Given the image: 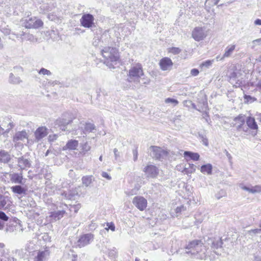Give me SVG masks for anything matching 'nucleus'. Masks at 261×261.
<instances>
[{"label":"nucleus","mask_w":261,"mask_h":261,"mask_svg":"<svg viewBox=\"0 0 261 261\" xmlns=\"http://www.w3.org/2000/svg\"><path fill=\"white\" fill-rule=\"evenodd\" d=\"M186 253L191 254L194 258L205 259L207 255V249L205 243L200 240H194L186 246Z\"/></svg>","instance_id":"nucleus-1"},{"label":"nucleus","mask_w":261,"mask_h":261,"mask_svg":"<svg viewBox=\"0 0 261 261\" xmlns=\"http://www.w3.org/2000/svg\"><path fill=\"white\" fill-rule=\"evenodd\" d=\"M101 53L105 59L104 63L110 68H114L119 59L118 50L115 47H105Z\"/></svg>","instance_id":"nucleus-2"},{"label":"nucleus","mask_w":261,"mask_h":261,"mask_svg":"<svg viewBox=\"0 0 261 261\" xmlns=\"http://www.w3.org/2000/svg\"><path fill=\"white\" fill-rule=\"evenodd\" d=\"M144 76L142 66L140 63L132 65L128 72V80L129 82L136 84L140 83V79Z\"/></svg>","instance_id":"nucleus-3"},{"label":"nucleus","mask_w":261,"mask_h":261,"mask_svg":"<svg viewBox=\"0 0 261 261\" xmlns=\"http://www.w3.org/2000/svg\"><path fill=\"white\" fill-rule=\"evenodd\" d=\"M149 149L151 151V156L155 160H160L165 159L169 154L166 149L156 146H151Z\"/></svg>","instance_id":"nucleus-4"},{"label":"nucleus","mask_w":261,"mask_h":261,"mask_svg":"<svg viewBox=\"0 0 261 261\" xmlns=\"http://www.w3.org/2000/svg\"><path fill=\"white\" fill-rule=\"evenodd\" d=\"M74 117L69 113L64 114L62 118L58 119L56 121V124L60 127L63 131L67 130L66 126L72 122Z\"/></svg>","instance_id":"nucleus-5"},{"label":"nucleus","mask_w":261,"mask_h":261,"mask_svg":"<svg viewBox=\"0 0 261 261\" xmlns=\"http://www.w3.org/2000/svg\"><path fill=\"white\" fill-rule=\"evenodd\" d=\"M39 9L42 13H46L52 10L56 7V3L54 0H38Z\"/></svg>","instance_id":"nucleus-6"},{"label":"nucleus","mask_w":261,"mask_h":261,"mask_svg":"<svg viewBox=\"0 0 261 261\" xmlns=\"http://www.w3.org/2000/svg\"><path fill=\"white\" fill-rule=\"evenodd\" d=\"M94 239V235L91 233L83 234L79 238L76 243V246L82 248L90 244Z\"/></svg>","instance_id":"nucleus-7"},{"label":"nucleus","mask_w":261,"mask_h":261,"mask_svg":"<svg viewBox=\"0 0 261 261\" xmlns=\"http://www.w3.org/2000/svg\"><path fill=\"white\" fill-rule=\"evenodd\" d=\"M147 178H154L159 173V168L154 165L148 164L143 170Z\"/></svg>","instance_id":"nucleus-8"},{"label":"nucleus","mask_w":261,"mask_h":261,"mask_svg":"<svg viewBox=\"0 0 261 261\" xmlns=\"http://www.w3.org/2000/svg\"><path fill=\"white\" fill-rule=\"evenodd\" d=\"M43 22L41 20L37 19L35 17L29 18L25 20L23 22L24 26L26 28H38L43 25Z\"/></svg>","instance_id":"nucleus-9"},{"label":"nucleus","mask_w":261,"mask_h":261,"mask_svg":"<svg viewBox=\"0 0 261 261\" xmlns=\"http://www.w3.org/2000/svg\"><path fill=\"white\" fill-rule=\"evenodd\" d=\"M133 203L140 211H142L146 208L147 202L143 197L138 196L134 198Z\"/></svg>","instance_id":"nucleus-10"},{"label":"nucleus","mask_w":261,"mask_h":261,"mask_svg":"<svg viewBox=\"0 0 261 261\" xmlns=\"http://www.w3.org/2000/svg\"><path fill=\"white\" fill-rule=\"evenodd\" d=\"M94 17L90 14H84L80 19V22L82 26L89 28L94 24Z\"/></svg>","instance_id":"nucleus-11"},{"label":"nucleus","mask_w":261,"mask_h":261,"mask_svg":"<svg viewBox=\"0 0 261 261\" xmlns=\"http://www.w3.org/2000/svg\"><path fill=\"white\" fill-rule=\"evenodd\" d=\"M192 35L195 40L199 41L205 38L207 34L204 29L201 27H196L193 31Z\"/></svg>","instance_id":"nucleus-12"},{"label":"nucleus","mask_w":261,"mask_h":261,"mask_svg":"<svg viewBox=\"0 0 261 261\" xmlns=\"http://www.w3.org/2000/svg\"><path fill=\"white\" fill-rule=\"evenodd\" d=\"M206 248L208 249V246H210L212 249H216L221 247L223 244L220 239L217 238H208L205 242Z\"/></svg>","instance_id":"nucleus-13"},{"label":"nucleus","mask_w":261,"mask_h":261,"mask_svg":"<svg viewBox=\"0 0 261 261\" xmlns=\"http://www.w3.org/2000/svg\"><path fill=\"white\" fill-rule=\"evenodd\" d=\"M18 167L21 170H25L31 166V162L30 159L26 158L25 155L22 156L17 159Z\"/></svg>","instance_id":"nucleus-14"},{"label":"nucleus","mask_w":261,"mask_h":261,"mask_svg":"<svg viewBox=\"0 0 261 261\" xmlns=\"http://www.w3.org/2000/svg\"><path fill=\"white\" fill-rule=\"evenodd\" d=\"M48 134L47 129L45 127L41 126L38 127L35 132V138L37 142L41 140Z\"/></svg>","instance_id":"nucleus-15"},{"label":"nucleus","mask_w":261,"mask_h":261,"mask_svg":"<svg viewBox=\"0 0 261 261\" xmlns=\"http://www.w3.org/2000/svg\"><path fill=\"white\" fill-rule=\"evenodd\" d=\"M28 133L25 130L18 131L15 133L13 137L14 142H18L19 141H24L25 139H28Z\"/></svg>","instance_id":"nucleus-16"},{"label":"nucleus","mask_w":261,"mask_h":261,"mask_svg":"<svg viewBox=\"0 0 261 261\" xmlns=\"http://www.w3.org/2000/svg\"><path fill=\"white\" fill-rule=\"evenodd\" d=\"M159 64L161 69L165 71L171 68L173 62L170 58L165 57L160 60Z\"/></svg>","instance_id":"nucleus-17"},{"label":"nucleus","mask_w":261,"mask_h":261,"mask_svg":"<svg viewBox=\"0 0 261 261\" xmlns=\"http://www.w3.org/2000/svg\"><path fill=\"white\" fill-rule=\"evenodd\" d=\"M240 187L243 190L246 191L251 194L261 193V185H258L251 187H248L246 186L241 184Z\"/></svg>","instance_id":"nucleus-18"},{"label":"nucleus","mask_w":261,"mask_h":261,"mask_svg":"<svg viewBox=\"0 0 261 261\" xmlns=\"http://www.w3.org/2000/svg\"><path fill=\"white\" fill-rule=\"evenodd\" d=\"M11 203L10 197L0 194V208H8Z\"/></svg>","instance_id":"nucleus-19"},{"label":"nucleus","mask_w":261,"mask_h":261,"mask_svg":"<svg viewBox=\"0 0 261 261\" xmlns=\"http://www.w3.org/2000/svg\"><path fill=\"white\" fill-rule=\"evenodd\" d=\"M10 180L12 182L18 184H23L25 180H23L22 173H13L10 175Z\"/></svg>","instance_id":"nucleus-20"},{"label":"nucleus","mask_w":261,"mask_h":261,"mask_svg":"<svg viewBox=\"0 0 261 261\" xmlns=\"http://www.w3.org/2000/svg\"><path fill=\"white\" fill-rule=\"evenodd\" d=\"M11 189L12 191L15 194L23 196L27 195L28 189L26 186L23 187L21 185H16L12 187Z\"/></svg>","instance_id":"nucleus-21"},{"label":"nucleus","mask_w":261,"mask_h":261,"mask_svg":"<svg viewBox=\"0 0 261 261\" xmlns=\"http://www.w3.org/2000/svg\"><path fill=\"white\" fill-rule=\"evenodd\" d=\"M11 160L10 154L5 150H0V163L4 164L8 163Z\"/></svg>","instance_id":"nucleus-22"},{"label":"nucleus","mask_w":261,"mask_h":261,"mask_svg":"<svg viewBox=\"0 0 261 261\" xmlns=\"http://www.w3.org/2000/svg\"><path fill=\"white\" fill-rule=\"evenodd\" d=\"M236 48V45L231 44L228 45L225 49V52L222 57L220 59L223 60L224 58H228L231 56Z\"/></svg>","instance_id":"nucleus-23"},{"label":"nucleus","mask_w":261,"mask_h":261,"mask_svg":"<svg viewBox=\"0 0 261 261\" xmlns=\"http://www.w3.org/2000/svg\"><path fill=\"white\" fill-rule=\"evenodd\" d=\"M79 145V142L75 140H70L68 141L65 146L63 147V149H67L70 150H75L76 149Z\"/></svg>","instance_id":"nucleus-24"},{"label":"nucleus","mask_w":261,"mask_h":261,"mask_svg":"<svg viewBox=\"0 0 261 261\" xmlns=\"http://www.w3.org/2000/svg\"><path fill=\"white\" fill-rule=\"evenodd\" d=\"M49 254L48 250L39 251L35 258V261H45Z\"/></svg>","instance_id":"nucleus-25"},{"label":"nucleus","mask_w":261,"mask_h":261,"mask_svg":"<svg viewBox=\"0 0 261 261\" xmlns=\"http://www.w3.org/2000/svg\"><path fill=\"white\" fill-rule=\"evenodd\" d=\"M246 123L248 126L251 129L257 130L258 129V125L255 120L254 118L252 117H248L246 120Z\"/></svg>","instance_id":"nucleus-26"},{"label":"nucleus","mask_w":261,"mask_h":261,"mask_svg":"<svg viewBox=\"0 0 261 261\" xmlns=\"http://www.w3.org/2000/svg\"><path fill=\"white\" fill-rule=\"evenodd\" d=\"M213 166L211 164L202 165L200 168V171L203 174L211 175L212 174Z\"/></svg>","instance_id":"nucleus-27"},{"label":"nucleus","mask_w":261,"mask_h":261,"mask_svg":"<svg viewBox=\"0 0 261 261\" xmlns=\"http://www.w3.org/2000/svg\"><path fill=\"white\" fill-rule=\"evenodd\" d=\"M184 155L186 157H189L193 161H198L199 159L200 155L198 153L192 152L189 151H186L184 152Z\"/></svg>","instance_id":"nucleus-28"},{"label":"nucleus","mask_w":261,"mask_h":261,"mask_svg":"<svg viewBox=\"0 0 261 261\" xmlns=\"http://www.w3.org/2000/svg\"><path fill=\"white\" fill-rule=\"evenodd\" d=\"M93 177L92 175H87L83 176L82 178L83 184L86 187H88L92 182Z\"/></svg>","instance_id":"nucleus-29"},{"label":"nucleus","mask_w":261,"mask_h":261,"mask_svg":"<svg viewBox=\"0 0 261 261\" xmlns=\"http://www.w3.org/2000/svg\"><path fill=\"white\" fill-rule=\"evenodd\" d=\"M65 214V211L64 210L58 211L57 212L52 213L51 216L56 221L61 219Z\"/></svg>","instance_id":"nucleus-30"},{"label":"nucleus","mask_w":261,"mask_h":261,"mask_svg":"<svg viewBox=\"0 0 261 261\" xmlns=\"http://www.w3.org/2000/svg\"><path fill=\"white\" fill-rule=\"evenodd\" d=\"M196 166L193 164H189V167H185L182 170H181V172L183 173H185L186 174H191L195 171Z\"/></svg>","instance_id":"nucleus-31"},{"label":"nucleus","mask_w":261,"mask_h":261,"mask_svg":"<svg viewBox=\"0 0 261 261\" xmlns=\"http://www.w3.org/2000/svg\"><path fill=\"white\" fill-rule=\"evenodd\" d=\"M96 129V127L93 123L90 122L86 123L84 127V133H90Z\"/></svg>","instance_id":"nucleus-32"},{"label":"nucleus","mask_w":261,"mask_h":261,"mask_svg":"<svg viewBox=\"0 0 261 261\" xmlns=\"http://www.w3.org/2000/svg\"><path fill=\"white\" fill-rule=\"evenodd\" d=\"M9 81L10 83L13 84H19L21 82L20 77L15 76L12 73L10 74Z\"/></svg>","instance_id":"nucleus-33"},{"label":"nucleus","mask_w":261,"mask_h":261,"mask_svg":"<svg viewBox=\"0 0 261 261\" xmlns=\"http://www.w3.org/2000/svg\"><path fill=\"white\" fill-rule=\"evenodd\" d=\"M234 120L235 121H239L240 122V124L237 126V129H240L241 128V127H242V126L245 123L244 116L239 115L238 117H236Z\"/></svg>","instance_id":"nucleus-34"},{"label":"nucleus","mask_w":261,"mask_h":261,"mask_svg":"<svg viewBox=\"0 0 261 261\" xmlns=\"http://www.w3.org/2000/svg\"><path fill=\"white\" fill-rule=\"evenodd\" d=\"M7 120L9 121V123L5 132L8 133L15 126V124L10 118H8Z\"/></svg>","instance_id":"nucleus-35"},{"label":"nucleus","mask_w":261,"mask_h":261,"mask_svg":"<svg viewBox=\"0 0 261 261\" xmlns=\"http://www.w3.org/2000/svg\"><path fill=\"white\" fill-rule=\"evenodd\" d=\"M108 254L110 257L112 258H115L117 256L116 249L115 248H113V249H109Z\"/></svg>","instance_id":"nucleus-36"},{"label":"nucleus","mask_w":261,"mask_h":261,"mask_svg":"<svg viewBox=\"0 0 261 261\" xmlns=\"http://www.w3.org/2000/svg\"><path fill=\"white\" fill-rule=\"evenodd\" d=\"M81 147L82 152L84 153H86L91 149V147L90 146V145H89L87 142H86L82 144Z\"/></svg>","instance_id":"nucleus-37"},{"label":"nucleus","mask_w":261,"mask_h":261,"mask_svg":"<svg viewBox=\"0 0 261 261\" xmlns=\"http://www.w3.org/2000/svg\"><path fill=\"white\" fill-rule=\"evenodd\" d=\"M181 50L179 47H172L169 48V51L174 55H177L181 52Z\"/></svg>","instance_id":"nucleus-38"},{"label":"nucleus","mask_w":261,"mask_h":261,"mask_svg":"<svg viewBox=\"0 0 261 261\" xmlns=\"http://www.w3.org/2000/svg\"><path fill=\"white\" fill-rule=\"evenodd\" d=\"M165 102L166 103H172L174 106L177 105L178 103V101L176 99L172 98H166L165 100Z\"/></svg>","instance_id":"nucleus-39"},{"label":"nucleus","mask_w":261,"mask_h":261,"mask_svg":"<svg viewBox=\"0 0 261 261\" xmlns=\"http://www.w3.org/2000/svg\"><path fill=\"white\" fill-rule=\"evenodd\" d=\"M150 82V80L144 75L140 79V83L144 85H148Z\"/></svg>","instance_id":"nucleus-40"},{"label":"nucleus","mask_w":261,"mask_h":261,"mask_svg":"<svg viewBox=\"0 0 261 261\" xmlns=\"http://www.w3.org/2000/svg\"><path fill=\"white\" fill-rule=\"evenodd\" d=\"M252 48H254L257 45H261V38L254 40L252 41Z\"/></svg>","instance_id":"nucleus-41"},{"label":"nucleus","mask_w":261,"mask_h":261,"mask_svg":"<svg viewBox=\"0 0 261 261\" xmlns=\"http://www.w3.org/2000/svg\"><path fill=\"white\" fill-rule=\"evenodd\" d=\"M39 73L40 74L47 75H50L51 74V72L49 70H48L46 69H45L44 68H42L40 69V70L39 71Z\"/></svg>","instance_id":"nucleus-42"},{"label":"nucleus","mask_w":261,"mask_h":261,"mask_svg":"<svg viewBox=\"0 0 261 261\" xmlns=\"http://www.w3.org/2000/svg\"><path fill=\"white\" fill-rule=\"evenodd\" d=\"M213 61L211 60H207L205 62H203L201 64V67H205L206 68H209L212 64Z\"/></svg>","instance_id":"nucleus-43"},{"label":"nucleus","mask_w":261,"mask_h":261,"mask_svg":"<svg viewBox=\"0 0 261 261\" xmlns=\"http://www.w3.org/2000/svg\"><path fill=\"white\" fill-rule=\"evenodd\" d=\"M107 226L108 227L107 228H106V229H107V230H108L109 229H110L112 231H114L115 230V225L112 222H111V223H107Z\"/></svg>","instance_id":"nucleus-44"},{"label":"nucleus","mask_w":261,"mask_h":261,"mask_svg":"<svg viewBox=\"0 0 261 261\" xmlns=\"http://www.w3.org/2000/svg\"><path fill=\"white\" fill-rule=\"evenodd\" d=\"M1 31L5 35H9L11 34V30L8 27L3 28Z\"/></svg>","instance_id":"nucleus-45"},{"label":"nucleus","mask_w":261,"mask_h":261,"mask_svg":"<svg viewBox=\"0 0 261 261\" xmlns=\"http://www.w3.org/2000/svg\"><path fill=\"white\" fill-rule=\"evenodd\" d=\"M186 210V207L184 206L183 205H180V206H178L176 207L175 209V212L176 213H180L181 212L183 211H185Z\"/></svg>","instance_id":"nucleus-46"},{"label":"nucleus","mask_w":261,"mask_h":261,"mask_svg":"<svg viewBox=\"0 0 261 261\" xmlns=\"http://www.w3.org/2000/svg\"><path fill=\"white\" fill-rule=\"evenodd\" d=\"M199 136L200 138L202 139L203 144L205 146H208V141L207 139L202 135H199Z\"/></svg>","instance_id":"nucleus-47"},{"label":"nucleus","mask_w":261,"mask_h":261,"mask_svg":"<svg viewBox=\"0 0 261 261\" xmlns=\"http://www.w3.org/2000/svg\"><path fill=\"white\" fill-rule=\"evenodd\" d=\"M21 36H23L25 38H26L28 40H33L34 39V36L30 34H27L25 33H23Z\"/></svg>","instance_id":"nucleus-48"},{"label":"nucleus","mask_w":261,"mask_h":261,"mask_svg":"<svg viewBox=\"0 0 261 261\" xmlns=\"http://www.w3.org/2000/svg\"><path fill=\"white\" fill-rule=\"evenodd\" d=\"M8 217L5 214V213L2 211H0V219L4 221H7L8 220Z\"/></svg>","instance_id":"nucleus-49"},{"label":"nucleus","mask_w":261,"mask_h":261,"mask_svg":"<svg viewBox=\"0 0 261 261\" xmlns=\"http://www.w3.org/2000/svg\"><path fill=\"white\" fill-rule=\"evenodd\" d=\"M199 73V71L197 69L193 68L191 70L190 74L192 76H195L198 75Z\"/></svg>","instance_id":"nucleus-50"},{"label":"nucleus","mask_w":261,"mask_h":261,"mask_svg":"<svg viewBox=\"0 0 261 261\" xmlns=\"http://www.w3.org/2000/svg\"><path fill=\"white\" fill-rule=\"evenodd\" d=\"M133 160L136 162L138 160V150L137 149H134L133 150Z\"/></svg>","instance_id":"nucleus-51"},{"label":"nucleus","mask_w":261,"mask_h":261,"mask_svg":"<svg viewBox=\"0 0 261 261\" xmlns=\"http://www.w3.org/2000/svg\"><path fill=\"white\" fill-rule=\"evenodd\" d=\"M101 176L103 177L107 178L108 180H111V176L108 173H107L106 172H102V173H101Z\"/></svg>","instance_id":"nucleus-52"},{"label":"nucleus","mask_w":261,"mask_h":261,"mask_svg":"<svg viewBox=\"0 0 261 261\" xmlns=\"http://www.w3.org/2000/svg\"><path fill=\"white\" fill-rule=\"evenodd\" d=\"M58 136L57 135H49L48 137V140L50 142H53L57 140Z\"/></svg>","instance_id":"nucleus-53"},{"label":"nucleus","mask_w":261,"mask_h":261,"mask_svg":"<svg viewBox=\"0 0 261 261\" xmlns=\"http://www.w3.org/2000/svg\"><path fill=\"white\" fill-rule=\"evenodd\" d=\"M113 151L114 153L115 160H117L118 158H119L120 156L119 152H118V149L117 148H114Z\"/></svg>","instance_id":"nucleus-54"},{"label":"nucleus","mask_w":261,"mask_h":261,"mask_svg":"<svg viewBox=\"0 0 261 261\" xmlns=\"http://www.w3.org/2000/svg\"><path fill=\"white\" fill-rule=\"evenodd\" d=\"M219 1V0H206V2L211 3L212 6L217 5Z\"/></svg>","instance_id":"nucleus-55"},{"label":"nucleus","mask_w":261,"mask_h":261,"mask_svg":"<svg viewBox=\"0 0 261 261\" xmlns=\"http://www.w3.org/2000/svg\"><path fill=\"white\" fill-rule=\"evenodd\" d=\"M250 232H252L253 233H261V228H257L254 229H252L249 231Z\"/></svg>","instance_id":"nucleus-56"},{"label":"nucleus","mask_w":261,"mask_h":261,"mask_svg":"<svg viewBox=\"0 0 261 261\" xmlns=\"http://www.w3.org/2000/svg\"><path fill=\"white\" fill-rule=\"evenodd\" d=\"M47 17L49 19L53 21L55 20L57 18V16L56 15H54V14H49L47 16Z\"/></svg>","instance_id":"nucleus-57"},{"label":"nucleus","mask_w":261,"mask_h":261,"mask_svg":"<svg viewBox=\"0 0 261 261\" xmlns=\"http://www.w3.org/2000/svg\"><path fill=\"white\" fill-rule=\"evenodd\" d=\"M224 152L225 153L226 156L228 158L229 161H230L232 159V156H231V154L226 149H225Z\"/></svg>","instance_id":"nucleus-58"},{"label":"nucleus","mask_w":261,"mask_h":261,"mask_svg":"<svg viewBox=\"0 0 261 261\" xmlns=\"http://www.w3.org/2000/svg\"><path fill=\"white\" fill-rule=\"evenodd\" d=\"M254 24L261 25V19H257L254 21Z\"/></svg>","instance_id":"nucleus-59"},{"label":"nucleus","mask_w":261,"mask_h":261,"mask_svg":"<svg viewBox=\"0 0 261 261\" xmlns=\"http://www.w3.org/2000/svg\"><path fill=\"white\" fill-rule=\"evenodd\" d=\"M244 98L245 99L247 100V101H249L250 100L252 99V97L250 95H245L244 96Z\"/></svg>","instance_id":"nucleus-60"},{"label":"nucleus","mask_w":261,"mask_h":261,"mask_svg":"<svg viewBox=\"0 0 261 261\" xmlns=\"http://www.w3.org/2000/svg\"><path fill=\"white\" fill-rule=\"evenodd\" d=\"M185 103L186 102H189L190 103H191L192 106V107L194 108V109H196V106L194 103H192V102L190 100H189V101H187V100H186L184 101Z\"/></svg>","instance_id":"nucleus-61"},{"label":"nucleus","mask_w":261,"mask_h":261,"mask_svg":"<svg viewBox=\"0 0 261 261\" xmlns=\"http://www.w3.org/2000/svg\"><path fill=\"white\" fill-rule=\"evenodd\" d=\"M75 208H74V211L75 213H77V211L79 210V208L80 207V205L79 204L76 205Z\"/></svg>","instance_id":"nucleus-62"},{"label":"nucleus","mask_w":261,"mask_h":261,"mask_svg":"<svg viewBox=\"0 0 261 261\" xmlns=\"http://www.w3.org/2000/svg\"><path fill=\"white\" fill-rule=\"evenodd\" d=\"M254 261H261V257L259 256H255Z\"/></svg>","instance_id":"nucleus-63"},{"label":"nucleus","mask_w":261,"mask_h":261,"mask_svg":"<svg viewBox=\"0 0 261 261\" xmlns=\"http://www.w3.org/2000/svg\"><path fill=\"white\" fill-rule=\"evenodd\" d=\"M4 223H2L1 221H0V230H2L4 228Z\"/></svg>","instance_id":"nucleus-64"}]
</instances>
